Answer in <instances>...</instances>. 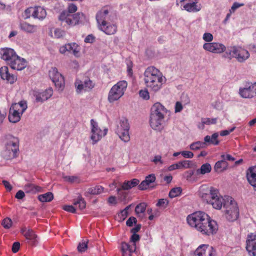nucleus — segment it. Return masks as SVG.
Masks as SVG:
<instances>
[{"mask_svg": "<svg viewBox=\"0 0 256 256\" xmlns=\"http://www.w3.org/2000/svg\"><path fill=\"white\" fill-rule=\"evenodd\" d=\"M186 220L190 227L203 236H214L218 230L217 222L202 211H197L188 215Z\"/></svg>", "mask_w": 256, "mask_h": 256, "instance_id": "f257e3e1", "label": "nucleus"}, {"mask_svg": "<svg viewBox=\"0 0 256 256\" xmlns=\"http://www.w3.org/2000/svg\"><path fill=\"white\" fill-rule=\"evenodd\" d=\"M144 82L150 91L157 92L166 82V78L162 72L154 66L148 67L144 72Z\"/></svg>", "mask_w": 256, "mask_h": 256, "instance_id": "f03ea898", "label": "nucleus"}, {"mask_svg": "<svg viewBox=\"0 0 256 256\" xmlns=\"http://www.w3.org/2000/svg\"><path fill=\"white\" fill-rule=\"evenodd\" d=\"M239 208L236 202L231 196H228L224 206V216L229 222H234L239 216Z\"/></svg>", "mask_w": 256, "mask_h": 256, "instance_id": "7ed1b4c3", "label": "nucleus"}, {"mask_svg": "<svg viewBox=\"0 0 256 256\" xmlns=\"http://www.w3.org/2000/svg\"><path fill=\"white\" fill-rule=\"evenodd\" d=\"M222 56L230 60L235 58L238 62H242L250 57V54L247 50L242 47L233 46L228 48Z\"/></svg>", "mask_w": 256, "mask_h": 256, "instance_id": "20e7f679", "label": "nucleus"}, {"mask_svg": "<svg viewBox=\"0 0 256 256\" xmlns=\"http://www.w3.org/2000/svg\"><path fill=\"white\" fill-rule=\"evenodd\" d=\"M128 87L126 81L122 80L114 84L108 92V100L110 103L120 100L124 94Z\"/></svg>", "mask_w": 256, "mask_h": 256, "instance_id": "39448f33", "label": "nucleus"}, {"mask_svg": "<svg viewBox=\"0 0 256 256\" xmlns=\"http://www.w3.org/2000/svg\"><path fill=\"white\" fill-rule=\"evenodd\" d=\"M27 108V103L25 100H21L18 103L12 104L9 111L8 120L10 122L12 123L18 122Z\"/></svg>", "mask_w": 256, "mask_h": 256, "instance_id": "423d86ee", "label": "nucleus"}, {"mask_svg": "<svg viewBox=\"0 0 256 256\" xmlns=\"http://www.w3.org/2000/svg\"><path fill=\"white\" fill-rule=\"evenodd\" d=\"M130 124L126 118H122L120 121L116 130V133L119 138L124 142H128L130 140L129 133Z\"/></svg>", "mask_w": 256, "mask_h": 256, "instance_id": "0eeeda50", "label": "nucleus"}, {"mask_svg": "<svg viewBox=\"0 0 256 256\" xmlns=\"http://www.w3.org/2000/svg\"><path fill=\"white\" fill-rule=\"evenodd\" d=\"M218 192V190L215 188L203 185L200 187L199 195L204 201L208 204L215 196H217Z\"/></svg>", "mask_w": 256, "mask_h": 256, "instance_id": "6e6552de", "label": "nucleus"}, {"mask_svg": "<svg viewBox=\"0 0 256 256\" xmlns=\"http://www.w3.org/2000/svg\"><path fill=\"white\" fill-rule=\"evenodd\" d=\"M76 92L81 94L91 90L94 86V84L88 78H84L82 80L76 79L74 82Z\"/></svg>", "mask_w": 256, "mask_h": 256, "instance_id": "1a4fd4ad", "label": "nucleus"}, {"mask_svg": "<svg viewBox=\"0 0 256 256\" xmlns=\"http://www.w3.org/2000/svg\"><path fill=\"white\" fill-rule=\"evenodd\" d=\"M92 126L90 138L92 141V144H96L102 136H106L108 132V129L104 128L102 130L98 126V123L93 119L90 120Z\"/></svg>", "mask_w": 256, "mask_h": 256, "instance_id": "9d476101", "label": "nucleus"}, {"mask_svg": "<svg viewBox=\"0 0 256 256\" xmlns=\"http://www.w3.org/2000/svg\"><path fill=\"white\" fill-rule=\"evenodd\" d=\"M238 94L244 98L250 99L256 97V82H246L244 87L240 88Z\"/></svg>", "mask_w": 256, "mask_h": 256, "instance_id": "9b49d317", "label": "nucleus"}, {"mask_svg": "<svg viewBox=\"0 0 256 256\" xmlns=\"http://www.w3.org/2000/svg\"><path fill=\"white\" fill-rule=\"evenodd\" d=\"M6 148L10 152L13 158L16 156V154L19 150L18 139L12 136L9 135L6 137Z\"/></svg>", "mask_w": 256, "mask_h": 256, "instance_id": "f8f14e48", "label": "nucleus"}, {"mask_svg": "<svg viewBox=\"0 0 256 256\" xmlns=\"http://www.w3.org/2000/svg\"><path fill=\"white\" fill-rule=\"evenodd\" d=\"M82 16V13L78 12L74 14H70L66 11H64L60 15L59 20L62 22H65L68 26H75L78 23Z\"/></svg>", "mask_w": 256, "mask_h": 256, "instance_id": "ddd939ff", "label": "nucleus"}, {"mask_svg": "<svg viewBox=\"0 0 256 256\" xmlns=\"http://www.w3.org/2000/svg\"><path fill=\"white\" fill-rule=\"evenodd\" d=\"M202 48L206 51L216 54H220L226 51V46L224 44L218 42L204 43Z\"/></svg>", "mask_w": 256, "mask_h": 256, "instance_id": "4468645a", "label": "nucleus"}, {"mask_svg": "<svg viewBox=\"0 0 256 256\" xmlns=\"http://www.w3.org/2000/svg\"><path fill=\"white\" fill-rule=\"evenodd\" d=\"M49 76L57 88H63L64 86V78L56 68H52L49 71Z\"/></svg>", "mask_w": 256, "mask_h": 256, "instance_id": "2eb2a0df", "label": "nucleus"}, {"mask_svg": "<svg viewBox=\"0 0 256 256\" xmlns=\"http://www.w3.org/2000/svg\"><path fill=\"white\" fill-rule=\"evenodd\" d=\"M193 256H216V252L212 246L202 244L196 250Z\"/></svg>", "mask_w": 256, "mask_h": 256, "instance_id": "dca6fc26", "label": "nucleus"}, {"mask_svg": "<svg viewBox=\"0 0 256 256\" xmlns=\"http://www.w3.org/2000/svg\"><path fill=\"white\" fill-rule=\"evenodd\" d=\"M246 250L250 256H256V233H250L248 235Z\"/></svg>", "mask_w": 256, "mask_h": 256, "instance_id": "f3484780", "label": "nucleus"}, {"mask_svg": "<svg viewBox=\"0 0 256 256\" xmlns=\"http://www.w3.org/2000/svg\"><path fill=\"white\" fill-rule=\"evenodd\" d=\"M8 64L12 69L21 70L26 66L27 62L24 58L16 54L14 56V58H13L12 61L8 62Z\"/></svg>", "mask_w": 256, "mask_h": 256, "instance_id": "a211bd4d", "label": "nucleus"}, {"mask_svg": "<svg viewBox=\"0 0 256 256\" xmlns=\"http://www.w3.org/2000/svg\"><path fill=\"white\" fill-rule=\"evenodd\" d=\"M164 118V116L150 114V126L154 130L160 131L163 128Z\"/></svg>", "mask_w": 256, "mask_h": 256, "instance_id": "6ab92c4d", "label": "nucleus"}, {"mask_svg": "<svg viewBox=\"0 0 256 256\" xmlns=\"http://www.w3.org/2000/svg\"><path fill=\"white\" fill-rule=\"evenodd\" d=\"M52 94L53 90L51 88L43 92L34 91L33 93V95L36 98V102H40L48 100L52 96Z\"/></svg>", "mask_w": 256, "mask_h": 256, "instance_id": "aec40b11", "label": "nucleus"}, {"mask_svg": "<svg viewBox=\"0 0 256 256\" xmlns=\"http://www.w3.org/2000/svg\"><path fill=\"white\" fill-rule=\"evenodd\" d=\"M0 76L2 80H6L7 82L10 84L14 83L17 80L16 76L10 74L8 68L6 66H2L0 68Z\"/></svg>", "mask_w": 256, "mask_h": 256, "instance_id": "412c9836", "label": "nucleus"}, {"mask_svg": "<svg viewBox=\"0 0 256 256\" xmlns=\"http://www.w3.org/2000/svg\"><path fill=\"white\" fill-rule=\"evenodd\" d=\"M246 177L248 182L256 190V166H250L247 170Z\"/></svg>", "mask_w": 256, "mask_h": 256, "instance_id": "4be33fe9", "label": "nucleus"}, {"mask_svg": "<svg viewBox=\"0 0 256 256\" xmlns=\"http://www.w3.org/2000/svg\"><path fill=\"white\" fill-rule=\"evenodd\" d=\"M0 58L5 60L8 64V62H10L14 58V56L16 54L13 49L10 48H4L0 50Z\"/></svg>", "mask_w": 256, "mask_h": 256, "instance_id": "5701e85b", "label": "nucleus"}, {"mask_svg": "<svg viewBox=\"0 0 256 256\" xmlns=\"http://www.w3.org/2000/svg\"><path fill=\"white\" fill-rule=\"evenodd\" d=\"M150 114L164 116L167 114V110L160 102H156L151 108Z\"/></svg>", "mask_w": 256, "mask_h": 256, "instance_id": "b1692460", "label": "nucleus"}, {"mask_svg": "<svg viewBox=\"0 0 256 256\" xmlns=\"http://www.w3.org/2000/svg\"><path fill=\"white\" fill-rule=\"evenodd\" d=\"M99 29L108 35L114 34L117 31V26L114 24H112L106 22L104 24L99 26Z\"/></svg>", "mask_w": 256, "mask_h": 256, "instance_id": "393cba45", "label": "nucleus"}, {"mask_svg": "<svg viewBox=\"0 0 256 256\" xmlns=\"http://www.w3.org/2000/svg\"><path fill=\"white\" fill-rule=\"evenodd\" d=\"M198 0H190L186 2L184 8L188 12H198L201 10L200 4H198Z\"/></svg>", "mask_w": 256, "mask_h": 256, "instance_id": "a878e982", "label": "nucleus"}, {"mask_svg": "<svg viewBox=\"0 0 256 256\" xmlns=\"http://www.w3.org/2000/svg\"><path fill=\"white\" fill-rule=\"evenodd\" d=\"M21 232L26 239L28 240V242L30 244H35L36 236L32 230L27 229L26 228H22Z\"/></svg>", "mask_w": 256, "mask_h": 256, "instance_id": "bb28decb", "label": "nucleus"}, {"mask_svg": "<svg viewBox=\"0 0 256 256\" xmlns=\"http://www.w3.org/2000/svg\"><path fill=\"white\" fill-rule=\"evenodd\" d=\"M156 178L155 174H148L145 180H142L140 184L138 186V188L140 190H144L148 189L150 184L156 181Z\"/></svg>", "mask_w": 256, "mask_h": 256, "instance_id": "cd10ccee", "label": "nucleus"}, {"mask_svg": "<svg viewBox=\"0 0 256 256\" xmlns=\"http://www.w3.org/2000/svg\"><path fill=\"white\" fill-rule=\"evenodd\" d=\"M20 29L28 34H34L38 30V26L26 22H22L20 24Z\"/></svg>", "mask_w": 256, "mask_h": 256, "instance_id": "c85d7f7f", "label": "nucleus"}, {"mask_svg": "<svg viewBox=\"0 0 256 256\" xmlns=\"http://www.w3.org/2000/svg\"><path fill=\"white\" fill-rule=\"evenodd\" d=\"M228 196H225L224 198L221 196L218 192L217 196L215 198L210 202L208 204L212 205V207L216 210H220L224 206V203L226 202V198Z\"/></svg>", "mask_w": 256, "mask_h": 256, "instance_id": "c756f323", "label": "nucleus"}, {"mask_svg": "<svg viewBox=\"0 0 256 256\" xmlns=\"http://www.w3.org/2000/svg\"><path fill=\"white\" fill-rule=\"evenodd\" d=\"M121 249L123 256H124V254H132V253L134 252L136 250V244H132L130 245L126 242H124L122 243Z\"/></svg>", "mask_w": 256, "mask_h": 256, "instance_id": "7c9ffc66", "label": "nucleus"}, {"mask_svg": "<svg viewBox=\"0 0 256 256\" xmlns=\"http://www.w3.org/2000/svg\"><path fill=\"white\" fill-rule=\"evenodd\" d=\"M218 134L215 132L211 136H206L204 138V142L206 145L212 144L214 146H217L219 144L220 141L218 140Z\"/></svg>", "mask_w": 256, "mask_h": 256, "instance_id": "2f4dec72", "label": "nucleus"}, {"mask_svg": "<svg viewBox=\"0 0 256 256\" xmlns=\"http://www.w3.org/2000/svg\"><path fill=\"white\" fill-rule=\"evenodd\" d=\"M34 18L39 20H43L46 16V10L40 6H35L34 11L33 12Z\"/></svg>", "mask_w": 256, "mask_h": 256, "instance_id": "473e14b6", "label": "nucleus"}, {"mask_svg": "<svg viewBox=\"0 0 256 256\" xmlns=\"http://www.w3.org/2000/svg\"><path fill=\"white\" fill-rule=\"evenodd\" d=\"M108 14V10H100L98 12L96 15V21L98 24V26L102 24H104L106 21V18Z\"/></svg>", "mask_w": 256, "mask_h": 256, "instance_id": "72a5a7b5", "label": "nucleus"}, {"mask_svg": "<svg viewBox=\"0 0 256 256\" xmlns=\"http://www.w3.org/2000/svg\"><path fill=\"white\" fill-rule=\"evenodd\" d=\"M24 190L27 193L36 194L42 192V188L32 184H28L24 186Z\"/></svg>", "mask_w": 256, "mask_h": 256, "instance_id": "f704fd0d", "label": "nucleus"}, {"mask_svg": "<svg viewBox=\"0 0 256 256\" xmlns=\"http://www.w3.org/2000/svg\"><path fill=\"white\" fill-rule=\"evenodd\" d=\"M140 180L137 178H133L130 180H125L121 185L124 190H129L130 188L138 186Z\"/></svg>", "mask_w": 256, "mask_h": 256, "instance_id": "c9c22d12", "label": "nucleus"}, {"mask_svg": "<svg viewBox=\"0 0 256 256\" xmlns=\"http://www.w3.org/2000/svg\"><path fill=\"white\" fill-rule=\"evenodd\" d=\"M68 52L72 53L74 56H78L80 50V46L76 43L67 44Z\"/></svg>", "mask_w": 256, "mask_h": 256, "instance_id": "e433bc0d", "label": "nucleus"}, {"mask_svg": "<svg viewBox=\"0 0 256 256\" xmlns=\"http://www.w3.org/2000/svg\"><path fill=\"white\" fill-rule=\"evenodd\" d=\"M228 166V164L223 159L221 160L218 161L214 166V169L216 172H222L226 170Z\"/></svg>", "mask_w": 256, "mask_h": 256, "instance_id": "4c0bfd02", "label": "nucleus"}, {"mask_svg": "<svg viewBox=\"0 0 256 256\" xmlns=\"http://www.w3.org/2000/svg\"><path fill=\"white\" fill-rule=\"evenodd\" d=\"M212 170V166L208 163H206L202 165L200 168L196 170V174H204L210 172Z\"/></svg>", "mask_w": 256, "mask_h": 256, "instance_id": "58836bf2", "label": "nucleus"}, {"mask_svg": "<svg viewBox=\"0 0 256 256\" xmlns=\"http://www.w3.org/2000/svg\"><path fill=\"white\" fill-rule=\"evenodd\" d=\"M54 198V195L51 192H48L44 194H40L38 196V200L42 202H50Z\"/></svg>", "mask_w": 256, "mask_h": 256, "instance_id": "ea45409f", "label": "nucleus"}, {"mask_svg": "<svg viewBox=\"0 0 256 256\" xmlns=\"http://www.w3.org/2000/svg\"><path fill=\"white\" fill-rule=\"evenodd\" d=\"M146 206L147 204L146 202H141L138 204L135 208L136 214L138 216H140L141 214H143L145 212Z\"/></svg>", "mask_w": 256, "mask_h": 256, "instance_id": "a19ab883", "label": "nucleus"}, {"mask_svg": "<svg viewBox=\"0 0 256 256\" xmlns=\"http://www.w3.org/2000/svg\"><path fill=\"white\" fill-rule=\"evenodd\" d=\"M73 204L74 206H78L80 210H82L86 208V202L82 196H79L77 200H74Z\"/></svg>", "mask_w": 256, "mask_h": 256, "instance_id": "79ce46f5", "label": "nucleus"}, {"mask_svg": "<svg viewBox=\"0 0 256 256\" xmlns=\"http://www.w3.org/2000/svg\"><path fill=\"white\" fill-rule=\"evenodd\" d=\"M104 188L100 186H96L88 189V193L92 194H98L103 192Z\"/></svg>", "mask_w": 256, "mask_h": 256, "instance_id": "37998d69", "label": "nucleus"}, {"mask_svg": "<svg viewBox=\"0 0 256 256\" xmlns=\"http://www.w3.org/2000/svg\"><path fill=\"white\" fill-rule=\"evenodd\" d=\"M182 192V189L180 187H176L172 188L169 192V196L170 198H174L180 196Z\"/></svg>", "mask_w": 256, "mask_h": 256, "instance_id": "c03bdc74", "label": "nucleus"}, {"mask_svg": "<svg viewBox=\"0 0 256 256\" xmlns=\"http://www.w3.org/2000/svg\"><path fill=\"white\" fill-rule=\"evenodd\" d=\"M205 142H200L198 141L194 142L192 143L190 145V148L192 150H198L200 148H204L205 147Z\"/></svg>", "mask_w": 256, "mask_h": 256, "instance_id": "a18cd8bd", "label": "nucleus"}, {"mask_svg": "<svg viewBox=\"0 0 256 256\" xmlns=\"http://www.w3.org/2000/svg\"><path fill=\"white\" fill-rule=\"evenodd\" d=\"M202 121V128L204 127V124L206 125H210L212 124H215L216 123L217 118H202L201 119Z\"/></svg>", "mask_w": 256, "mask_h": 256, "instance_id": "49530a36", "label": "nucleus"}, {"mask_svg": "<svg viewBox=\"0 0 256 256\" xmlns=\"http://www.w3.org/2000/svg\"><path fill=\"white\" fill-rule=\"evenodd\" d=\"M124 190L122 188V186H120V188H117V194L118 195V199L120 200H126L128 193L126 192L124 190Z\"/></svg>", "mask_w": 256, "mask_h": 256, "instance_id": "de8ad7c7", "label": "nucleus"}, {"mask_svg": "<svg viewBox=\"0 0 256 256\" xmlns=\"http://www.w3.org/2000/svg\"><path fill=\"white\" fill-rule=\"evenodd\" d=\"M168 204V201L166 199L162 198L160 199L156 204V206L162 208H166Z\"/></svg>", "mask_w": 256, "mask_h": 256, "instance_id": "09e8293b", "label": "nucleus"}, {"mask_svg": "<svg viewBox=\"0 0 256 256\" xmlns=\"http://www.w3.org/2000/svg\"><path fill=\"white\" fill-rule=\"evenodd\" d=\"M34 11V7H30L26 8L24 12L26 18H30V16L34 18L33 12Z\"/></svg>", "mask_w": 256, "mask_h": 256, "instance_id": "8fccbe9b", "label": "nucleus"}, {"mask_svg": "<svg viewBox=\"0 0 256 256\" xmlns=\"http://www.w3.org/2000/svg\"><path fill=\"white\" fill-rule=\"evenodd\" d=\"M2 224L5 228H9L12 225V220L10 218H6L2 221Z\"/></svg>", "mask_w": 256, "mask_h": 256, "instance_id": "3c124183", "label": "nucleus"}, {"mask_svg": "<svg viewBox=\"0 0 256 256\" xmlns=\"http://www.w3.org/2000/svg\"><path fill=\"white\" fill-rule=\"evenodd\" d=\"M88 248V242H80L78 246V250L80 252H85Z\"/></svg>", "mask_w": 256, "mask_h": 256, "instance_id": "603ef678", "label": "nucleus"}, {"mask_svg": "<svg viewBox=\"0 0 256 256\" xmlns=\"http://www.w3.org/2000/svg\"><path fill=\"white\" fill-rule=\"evenodd\" d=\"M203 40L207 42H212L213 40V35L210 32H205L202 36Z\"/></svg>", "mask_w": 256, "mask_h": 256, "instance_id": "864d4df0", "label": "nucleus"}, {"mask_svg": "<svg viewBox=\"0 0 256 256\" xmlns=\"http://www.w3.org/2000/svg\"><path fill=\"white\" fill-rule=\"evenodd\" d=\"M140 96L144 100H148L150 98V94L148 90H140L139 92Z\"/></svg>", "mask_w": 256, "mask_h": 256, "instance_id": "5fc2aeb1", "label": "nucleus"}, {"mask_svg": "<svg viewBox=\"0 0 256 256\" xmlns=\"http://www.w3.org/2000/svg\"><path fill=\"white\" fill-rule=\"evenodd\" d=\"M64 34V31L60 28H56L54 31V36L56 38H60L62 37Z\"/></svg>", "mask_w": 256, "mask_h": 256, "instance_id": "6e6d98bb", "label": "nucleus"}, {"mask_svg": "<svg viewBox=\"0 0 256 256\" xmlns=\"http://www.w3.org/2000/svg\"><path fill=\"white\" fill-rule=\"evenodd\" d=\"M64 180L66 182H68L70 183H72L76 182L78 178L76 176H65L64 177Z\"/></svg>", "mask_w": 256, "mask_h": 256, "instance_id": "4d7b16f0", "label": "nucleus"}, {"mask_svg": "<svg viewBox=\"0 0 256 256\" xmlns=\"http://www.w3.org/2000/svg\"><path fill=\"white\" fill-rule=\"evenodd\" d=\"M130 206H126L124 209L122 210L120 212L119 214V216L123 218L124 219L126 217H127L128 215V210L129 209Z\"/></svg>", "mask_w": 256, "mask_h": 256, "instance_id": "13d9d810", "label": "nucleus"}, {"mask_svg": "<svg viewBox=\"0 0 256 256\" xmlns=\"http://www.w3.org/2000/svg\"><path fill=\"white\" fill-rule=\"evenodd\" d=\"M77 6L74 4H70L68 6V14H72L75 12L77 10Z\"/></svg>", "mask_w": 256, "mask_h": 256, "instance_id": "bf43d9fd", "label": "nucleus"}, {"mask_svg": "<svg viewBox=\"0 0 256 256\" xmlns=\"http://www.w3.org/2000/svg\"><path fill=\"white\" fill-rule=\"evenodd\" d=\"M63 209L68 212H70L73 214L76 212V210L73 206H64L63 207Z\"/></svg>", "mask_w": 256, "mask_h": 256, "instance_id": "052dcab7", "label": "nucleus"}, {"mask_svg": "<svg viewBox=\"0 0 256 256\" xmlns=\"http://www.w3.org/2000/svg\"><path fill=\"white\" fill-rule=\"evenodd\" d=\"M244 6V4L243 3L239 4L238 2H235L233 4L231 8V9L230 10V12H234L236 10Z\"/></svg>", "mask_w": 256, "mask_h": 256, "instance_id": "680f3d73", "label": "nucleus"}, {"mask_svg": "<svg viewBox=\"0 0 256 256\" xmlns=\"http://www.w3.org/2000/svg\"><path fill=\"white\" fill-rule=\"evenodd\" d=\"M235 128H236V127L234 126V127H232V128H231L230 129L228 130H222V131L220 132V134L221 136H228L230 133L232 132L235 130Z\"/></svg>", "mask_w": 256, "mask_h": 256, "instance_id": "e2e57ef3", "label": "nucleus"}, {"mask_svg": "<svg viewBox=\"0 0 256 256\" xmlns=\"http://www.w3.org/2000/svg\"><path fill=\"white\" fill-rule=\"evenodd\" d=\"M181 154L185 158H191L194 156V154L190 151H182Z\"/></svg>", "mask_w": 256, "mask_h": 256, "instance_id": "0e129e2a", "label": "nucleus"}, {"mask_svg": "<svg viewBox=\"0 0 256 256\" xmlns=\"http://www.w3.org/2000/svg\"><path fill=\"white\" fill-rule=\"evenodd\" d=\"M152 162H154L155 164H158L160 163V164H163V161L162 160V156L160 155L155 156L154 158L152 160Z\"/></svg>", "mask_w": 256, "mask_h": 256, "instance_id": "69168bd1", "label": "nucleus"}, {"mask_svg": "<svg viewBox=\"0 0 256 256\" xmlns=\"http://www.w3.org/2000/svg\"><path fill=\"white\" fill-rule=\"evenodd\" d=\"M183 108L182 104L180 102H177L175 104L174 112L176 113L180 112Z\"/></svg>", "mask_w": 256, "mask_h": 256, "instance_id": "338daca9", "label": "nucleus"}, {"mask_svg": "<svg viewBox=\"0 0 256 256\" xmlns=\"http://www.w3.org/2000/svg\"><path fill=\"white\" fill-rule=\"evenodd\" d=\"M136 218L132 216L130 217L126 221V224L128 226H132L133 224H136Z\"/></svg>", "mask_w": 256, "mask_h": 256, "instance_id": "774afa93", "label": "nucleus"}]
</instances>
